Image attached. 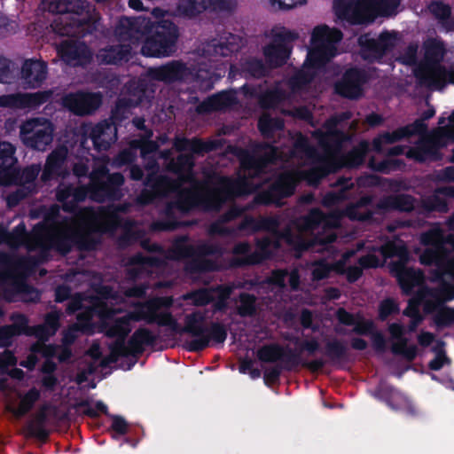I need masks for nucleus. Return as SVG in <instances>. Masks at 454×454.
Returning a JSON list of instances; mask_svg holds the SVG:
<instances>
[{
	"label": "nucleus",
	"instance_id": "6e6d98bb",
	"mask_svg": "<svg viewBox=\"0 0 454 454\" xmlns=\"http://www.w3.org/2000/svg\"><path fill=\"white\" fill-rule=\"evenodd\" d=\"M340 262L336 264L326 263L324 260H319L312 263V279L322 280L328 278L333 270L341 272L340 270Z\"/></svg>",
	"mask_w": 454,
	"mask_h": 454
},
{
	"label": "nucleus",
	"instance_id": "5fc2aeb1",
	"mask_svg": "<svg viewBox=\"0 0 454 454\" xmlns=\"http://www.w3.org/2000/svg\"><path fill=\"white\" fill-rule=\"evenodd\" d=\"M371 197L361 198L355 205L348 209V215L350 219L365 221L372 217V212L367 208L371 204Z\"/></svg>",
	"mask_w": 454,
	"mask_h": 454
},
{
	"label": "nucleus",
	"instance_id": "338daca9",
	"mask_svg": "<svg viewBox=\"0 0 454 454\" xmlns=\"http://www.w3.org/2000/svg\"><path fill=\"white\" fill-rule=\"evenodd\" d=\"M35 191L32 184L26 185L20 184L15 192H11L7 197L9 206H16L21 200L31 194Z\"/></svg>",
	"mask_w": 454,
	"mask_h": 454
},
{
	"label": "nucleus",
	"instance_id": "f03ea898",
	"mask_svg": "<svg viewBox=\"0 0 454 454\" xmlns=\"http://www.w3.org/2000/svg\"><path fill=\"white\" fill-rule=\"evenodd\" d=\"M447 225L454 231V214L449 218ZM422 242L427 246L420 255L424 264L434 265L436 269L433 280H440L437 287H419L417 294L409 300V305L403 311L411 317L409 325L411 332L415 331L422 321L419 306L424 305L426 312H432L444 301L454 298V234L444 235L442 230L434 228L421 235Z\"/></svg>",
	"mask_w": 454,
	"mask_h": 454
},
{
	"label": "nucleus",
	"instance_id": "dca6fc26",
	"mask_svg": "<svg viewBox=\"0 0 454 454\" xmlns=\"http://www.w3.org/2000/svg\"><path fill=\"white\" fill-rule=\"evenodd\" d=\"M114 298L113 296H105L104 298H92L86 305L85 300L80 296L72 299L67 304V310L74 313L79 309H84L77 315V318L82 321H89L93 316H98L102 319H110L114 315L121 312L120 308H113Z\"/></svg>",
	"mask_w": 454,
	"mask_h": 454
},
{
	"label": "nucleus",
	"instance_id": "37998d69",
	"mask_svg": "<svg viewBox=\"0 0 454 454\" xmlns=\"http://www.w3.org/2000/svg\"><path fill=\"white\" fill-rule=\"evenodd\" d=\"M161 259L156 256H143L137 254L129 259L127 268L128 276L131 279L140 278L144 273H149V268L158 266Z\"/></svg>",
	"mask_w": 454,
	"mask_h": 454
},
{
	"label": "nucleus",
	"instance_id": "b1692460",
	"mask_svg": "<svg viewBox=\"0 0 454 454\" xmlns=\"http://www.w3.org/2000/svg\"><path fill=\"white\" fill-rule=\"evenodd\" d=\"M232 292L231 286H218L216 288H202L184 295V300H190L192 304L203 306L214 301L215 310H224L227 308V300Z\"/></svg>",
	"mask_w": 454,
	"mask_h": 454
},
{
	"label": "nucleus",
	"instance_id": "79ce46f5",
	"mask_svg": "<svg viewBox=\"0 0 454 454\" xmlns=\"http://www.w3.org/2000/svg\"><path fill=\"white\" fill-rule=\"evenodd\" d=\"M131 52L129 43H120L111 45L99 50L97 54L98 59L105 64H117L122 60H128Z\"/></svg>",
	"mask_w": 454,
	"mask_h": 454
},
{
	"label": "nucleus",
	"instance_id": "4be33fe9",
	"mask_svg": "<svg viewBox=\"0 0 454 454\" xmlns=\"http://www.w3.org/2000/svg\"><path fill=\"white\" fill-rule=\"evenodd\" d=\"M297 37L296 34L286 30L275 35L271 43L264 49L270 67H279L286 62L291 51V43Z\"/></svg>",
	"mask_w": 454,
	"mask_h": 454
},
{
	"label": "nucleus",
	"instance_id": "1a4fd4ad",
	"mask_svg": "<svg viewBox=\"0 0 454 454\" xmlns=\"http://www.w3.org/2000/svg\"><path fill=\"white\" fill-rule=\"evenodd\" d=\"M399 4L400 0H335L334 7L339 18L352 24H365L377 15H392Z\"/></svg>",
	"mask_w": 454,
	"mask_h": 454
},
{
	"label": "nucleus",
	"instance_id": "7c9ffc66",
	"mask_svg": "<svg viewBox=\"0 0 454 454\" xmlns=\"http://www.w3.org/2000/svg\"><path fill=\"white\" fill-rule=\"evenodd\" d=\"M63 2L65 12H73L83 16L78 20L81 26H86V28H83V30L87 33H91L93 30L97 29V24L100 17L94 7H90L82 0H63Z\"/></svg>",
	"mask_w": 454,
	"mask_h": 454
},
{
	"label": "nucleus",
	"instance_id": "a211bd4d",
	"mask_svg": "<svg viewBox=\"0 0 454 454\" xmlns=\"http://www.w3.org/2000/svg\"><path fill=\"white\" fill-rule=\"evenodd\" d=\"M396 40L395 33L383 32L377 39L369 34L362 35L358 38L360 55L369 62L379 60L395 46Z\"/></svg>",
	"mask_w": 454,
	"mask_h": 454
},
{
	"label": "nucleus",
	"instance_id": "69168bd1",
	"mask_svg": "<svg viewBox=\"0 0 454 454\" xmlns=\"http://www.w3.org/2000/svg\"><path fill=\"white\" fill-rule=\"evenodd\" d=\"M258 357L263 362H275L283 356V350L278 346H264L258 350Z\"/></svg>",
	"mask_w": 454,
	"mask_h": 454
},
{
	"label": "nucleus",
	"instance_id": "f8f14e48",
	"mask_svg": "<svg viewBox=\"0 0 454 454\" xmlns=\"http://www.w3.org/2000/svg\"><path fill=\"white\" fill-rule=\"evenodd\" d=\"M148 36L143 43L141 52L149 57H166L176 51L178 38L177 27L168 20L152 21Z\"/></svg>",
	"mask_w": 454,
	"mask_h": 454
},
{
	"label": "nucleus",
	"instance_id": "f704fd0d",
	"mask_svg": "<svg viewBox=\"0 0 454 454\" xmlns=\"http://www.w3.org/2000/svg\"><path fill=\"white\" fill-rule=\"evenodd\" d=\"M236 102L235 93L232 91H222L208 97L201 102L197 106V112L199 114H206L213 111H221L231 106Z\"/></svg>",
	"mask_w": 454,
	"mask_h": 454
},
{
	"label": "nucleus",
	"instance_id": "5701e85b",
	"mask_svg": "<svg viewBox=\"0 0 454 454\" xmlns=\"http://www.w3.org/2000/svg\"><path fill=\"white\" fill-rule=\"evenodd\" d=\"M152 20L148 18H121L116 27L115 35L121 42H129V44L136 43L152 27Z\"/></svg>",
	"mask_w": 454,
	"mask_h": 454
},
{
	"label": "nucleus",
	"instance_id": "ddd939ff",
	"mask_svg": "<svg viewBox=\"0 0 454 454\" xmlns=\"http://www.w3.org/2000/svg\"><path fill=\"white\" fill-rule=\"evenodd\" d=\"M183 332L189 333L194 337L193 340L187 342L189 349L194 351L207 347L211 339L217 343H222L227 336L226 330L222 325L207 324L200 314H191L186 317Z\"/></svg>",
	"mask_w": 454,
	"mask_h": 454
},
{
	"label": "nucleus",
	"instance_id": "72a5a7b5",
	"mask_svg": "<svg viewBox=\"0 0 454 454\" xmlns=\"http://www.w3.org/2000/svg\"><path fill=\"white\" fill-rule=\"evenodd\" d=\"M50 97L47 92L33 94H18L0 97V106L7 107H35L45 102Z\"/></svg>",
	"mask_w": 454,
	"mask_h": 454
},
{
	"label": "nucleus",
	"instance_id": "c756f323",
	"mask_svg": "<svg viewBox=\"0 0 454 454\" xmlns=\"http://www.w3.org/2000/svg\"><path fill=\"white\" fill-rule=\"evenodd\" d=\"M366 81L365 73L359 69H349L335 85L336 91L348 98H357L362 94V85Z\"/></svg>",
	"mask_w": 454,
	"mask_h": 454
},
{
	"label": "nucleus",
	"instance_id": "a878e982",
	"mask_svg": "<svg viewBox=\"0 0 454 454\" xmlns=\"http://www.w3.org/2000/svg\"><path fill=\"white\" fill-rule=\"evenodd\" d=\"M276 151L269 144L259 146L253 153L247 154L242 160L245 176L254 178L266 171L268 164L275 158Z\"/></svg>",
	"mask_w": 454,
	"mask_h": 454
},
{
	"label": "nucleus",
	"instance_id": "4c0bfd02",
	"mask_svg": "<svg viewBox=\"0 0 454 454\" xmlns=\"http://www.w3.org/2000/svg\"><path fill=\"white\" fill-rule=\"evenodd\" d=\"M61 313L56 310L51 311L45 315L44 323L33 326L32 329L27 333L30 335L35 336L40 342L44 343L49 337L55 334L59 327V317Z\"/></svg>",
	"mask_w": 454,
	"mask_h": 454
},
{
	"label": "nucleus",
	"instance_id": "864d4df0",
	"mask_svg": "<svg viewBox=\"0 0 454 454\" xmlns=\"http://www.w3.org/2000/svg\"><path fill=\"white\" fill-rule=\"evenodd\" d=\"M46 410L47 406L42 407L35 415V419L29 422L27 427L29 436H36L43 441L47 438L48 431L43 428L47 418Z\"/></svg>",
	"mask_w": 454,
	"mask_h": 454
},
{
	"label": "nucleus",
	"instance_id": "680f3d73",
	"mask_svg": "<svg viewBox=\"0 0 454 454\" xmlns=\"http://www.w3.org/2000/svg\"><path fill=\"white\" fill-rule=\"evenodd\" d=\"M152 335L147 330L141 329L137 331L131 337L129 346L134 348L137 353H142L144 344H148L152 341Z\"/></svg>",
	"mask_w": 454,
	"mask_h": 454
},
{
	"label": "nucleus",
	"instance_id": "e433bc0d",
	"mask_svg": "<svg viewBox=\"0 0 454 454\" xmlns=\"http://www.w3.org/2000/svg\"><path fill=\"white\" fill-rule=\"evenodd\" d=\"M415 200L408 194L389 195L381 198L376 204V207L384 212L398 210L410 212L413 210Z\"/></svg>",
	"mask_w": 454,
	"mask_h": 454
},
{
	"label": "nucleus",
	"instance_id": "bf43d9fd",
	"mask_svg": "<svg viewBox=\"0 0 454 454\" xmlns=\"http://www.w3.org/2000/svg\"><path fill=\"white\" fill-rule=\"evenodd\" d=\"M294 154L305 160H313L316 157V149L309 145L305 137H300L294 142Z\"/></svg>",
	"mask_w": 454,
	"mask_h": 454
},
{
	"label": "nucleus",
	"instance_id": "9d476101",
	"mask_svg": "<svg viewBox=\"0 0 454 454\" xmlns=\"http://www.w3.org/2000/svg\"><path fill=\"white\" fill-rule=\"evenodd\" d=\"M149 76L155 81L167 84L188 83L194 80L200 82V86L204 90L212 88L217 76L213 73L196 70L193 64H187L182 60H172L158 67L148 70Z\"/></svg>",
	"mask_w": 454,
	"mask_h": 454
},
{
	"label": "nucleus",
	"instance_id": "0e129e2a",
	"mask_svg": "<svg viewBox=\"0 0 454 454\" xmlns=\"http://www.w3.org/2000/svg\"><path fill=\"white\" fill-rule=\"evenodd\" d=\"M39 395L40 394L36 389L29 390L20 400L18 409L13 411L14 414L16 416H22L27 413L39 398Z\"/></svg>",
	"mask_w": 454,
	"mask_h": 454
},
{
	"label": "nucleus",
	"instance_id": "09e8293b",
	"mask_svg": "<svg viewBox=\"0 0 454 454\" xmlns=\"http://www.w3.org/2000/svg\"><path fill=\"white\" fill-rule=\"evenodd\" d=\"M443 193L454 197V187L439 188L434 194L429 195L422 200V205L427 211L444 212L447 210L445 200L438 195Z\"/></svg>",
	"mask_w": 454,
	"mask_h": 454
},
{
	"label": "nucleus",
	"instance_id": "c85d7f7f",
	"mask_svg": "<svg viewBox=\"0 0 454 454\" xmlns=\"http://www.w3.org/2000/svg\"><path fill=\"white\" fill-rule=\"evenodd\" d=\"M145 98V90L137 83L130 84L126 92L118 98L112 117L115 121H121L127 117L130 109L143 103Z\"/></svg>",
	"mask_w": 454,
	"mask_h": 454
},
{
	"label": "nucleus",
	"instance_id": "6ab92c4d",
	"mask_svg": "<svg viewBox=\"0 0 454 454\" xmlns=\"http://www.w3.org/2000/svg\"><path fill=\"white\" fill-rule=\"evenodd\" d=\"M70 175L68 149L66 145H58L46 158L41 179L43 182L66 178Z\"/></svg>",
	"mask_w": 454,
	"mask_h": 454
},
{
	"label": "nucleus",
	"instance_id": "a18cd8bd",
	"mask_svg": "<svg viewBox=\"0 0 454 454\" xmlns=\"http://www.w3.org/2000/svg\"><path fill=\"white\" fill-rule=\"evenodd\" d=\"M212 0H181L179 1L176 14L182 17L192 18L204 12Z\"/></svg>",
	"mask_w": 454,
	"mask_h": 454
},
{
	"label": "nucleus",
	"instance_id": "412c9836",
	"mask_svg": "<svg viewBox=\"0 0 454 454\" xmlns=\"http://www.w3.org/2000/svg\"><path fill=\"white\" fill-rule=\"evenodd\" d=\"M218 253L216 247L212 245H199L185 247L183 254L190 257L186 263V270L192 273L208 271L215 269V261L209 256Z\"/></svg>",
	"mask_w": 454,
	"mask_h": 454
},
{
	"label": "nucleus",
	"instance_id": "13d9d810",
	"mask_svg": "<svg viewBox=\"0 0 454 454\" xmlns=\"http://www.w3.org/2000/svg\"><path fill=\"white\" fill-rule=\"evenodd\" d=\"M243 209H238L236 207H232L229 212L223 215L218 222L213 223L210 227V232L213 234H220L226 235L231 232L228 228L223 226V223L231 221V219L237 217L242 213Z\"/></svg>",
	"mask_w": 454,
	"mask_h": 454
},
{
	"label": "nucleus",
	"instance_id": "39448f33",
	"mask_svg": "<svg viewBox=\"0 0 454 454\" xmlns=\"http://www.w3.org/2000/svg\"><path fill=\"white\" fill-rule=\"evenodd\" d=\"M131 305L137 309L134 312H129L121 317L111 321H106L105 332L109 337L116 338V340L111 347L109 357L101 361L100 365L105 367L110 363L116 362L119 356H124L128 360V369L137 362V356L140 353L134 351V348L125 345V337L131 331V322L140 319H147L150 322H158L162 325H172L174 319L168 313L160 312L162 308L169 307L172 300L168 297H160L148 300L144 302H135L130 301Z\"/></svg>",
	"mask_w": 454,
	"mask_h": 454
},
{
	"label": "nucleus",
	"instance_id": "6e6552de",
	"mask_svg": "<svg viewBox=\"0 0 454 454\" xmlns=\"http://www.w3.org/2000/svg\"><path fill=\"white\" fill-rule=\"evenodd\" d=\"M425 62L415 68L419 83L431 90H442L447 82L454 83V65L441 64L444 57L443 44L435 40L425 43Z\"/></svg>",
	"mask_w": 454,
	"mask_h": 454
},
{
	"label": "nucleus",
	"instance_id": "774afa93",
	"mask_svg": "<svg viewBox=\"0 0 454 454\" xmlns=\"http://www.w3.org/2000/svg\"><path fill=\"white\" fill-rule=\"evenodd\" d=\"M419 44L418 43H411L409 44L403 51L396 58L397 61L407 65V66H414L417 64V53H418Z\"/></svg>",
	"mask_w": 454,
	"mask_h": 454
},
{
	"label": "nucleus",
	"instance_id": "473e14b6",
	"mask_svg": "<svg viewBox=\"0 0 454 454\" xmlns=\"http://www.w3.org/2000/svg\"><path fill=\"white\" fill-rule=\"evenodd\" d=\"M87 196V191L81 186L61 183L57 190L58 200L62 202L65 211H74L76 204Z\"/></svg>",
	"mask_w": 454,
	"mask_h": 454
},
{
	"label": "nucleus",
	"instance_id": "a19ab883",
	"mask_svg": "<svg viewBox=\"0 0 454 454\" xmlns=\"http://www.w3.org/2000/svg\"><path fill=\"white\" fill-rule=\"evenodd\" d=\"M388 330L392 338L397 340L392 344V352L396 355H403L410 361L412 360L416 356L417 348L416 346H407V339L403 337V326L395 323L389 325Z\"/></svg>",
	"mask_w": 454,
	"mask_h": 454
},
{
	"label": "nucleus",
	"instance_id": "9b49d317",
	"mask_svg": "<svg viewBox=\"0 0 454 454\" xmlns=\"http://www.w3.org/2000/svg\"><path fill=\"white\" fill-rule=\"evenodd\" d=\"M23 260L14 261L4 253H0V280L7 284L4 297L12 300L17 295L25 302H35L39 293L25 282Z\"/></svg>",
	"mask_w": 454,
	"mask_h": 454
},
{
	"label": "nucleus",
	"instance_id": "aec40b11",
	"mask_svg": "<svg viewBox=\"0 0 454 454\" xmlns=\"http://www.w3.org/2000/svg\"><path fill=\"white\" fill-rule=\"evenodd\" d=\"M296 183L297 177L294 174L282 173L267 192H262L254 198V202L256 204L276 203L280 206L282 204L279 200L292 195Z\"/></svg>",
	"mask_w": 454,
	"mask_h": 454
},
{
	"label": "nucleus",
	"instance_id": "423d86ee",
	"mask_svg": "<svg viewBox=\"0 0 454 454\" xmlns=\"http://www.w3.org/2000/svg\"><path fill=\"white\" fill-rule=\"evenodd\" d=\"M450 125L439 127L430 134H426L427 125L421 120H416L413 123L399 128L393 132L384 133L372 141V147L377 153H383V145L394 144L404 137L415 134L422 135L419 144L416 148H411L406 156L419 162L436 160L439 159L438 148L447 144L449 140H454V113L450 116Z\"/></svg>",
	"mask_w": 454,
	"mask_h": 454
},
{
	"label": "nucleus",
	"instance_id": "ea45409f",
	"mask_svg": "<svg viewBox=\"0 0 454 454\" xmlns=\"http://www.w3.org/2000/svg\"><path fill=\"white\" fill-rule=\"evenodd\" d=\"M21 75L29 86L37 87L46 79V65L40 60H27L22 67Z\"/></svg>",
	"mask_w": 454,
	"mask_h": 454
},
{
	"label": "nucleus",
	"instance_id": "20e7f679",
	"mask_svg": "<svg viewBox=\"0 0 454 454\" xmlns=\"http://www.w3.org/2000/svg\"><path fill=\"white\" fill-rule=\"evenodd\" d=\"M193 166L192 154H180L172 160L169 168L178 174L177 180L164 178L167 192H174V199L168 202V210L187 211L192 207L205 203L209 209L218 210L223 204L242 193L241 186L231 179L214 176L205 182L193 178L190 173Z\"/></svg>",
	"mask_w": 454,
	"mask_h": 454
},
{
	"label": "nucleus",
	"instance_id": "bb28decb",
	"mask_svg": "<svg viewBox=\"0 0 454 454\" xmlns=\"http://www.w3.org/2000/svg\"><path fill=\"white\" fill-rule=\"evenodd\" d=\"M242 46V38L239 35L229 33L219 40L214 39L199 48V56L212 59L214 57H224L230 53L238 51Z\"/></svg>",
	"mask_w": 454,
	"mask_h": 454
},
{
	"label": "nucleus",
	"instance_id": "603ef678",
	"mask_svg": "<svg viewBox=\"0 0 454 454\" xmlns=\"http://www.w3.org/2000/svg\"><path fill=\"white\" fill-rule=\"evenodd\" d=\"M258 127L265 138H273L274 134L284 127L281 119L271 117L268 113H264L259 119Z\"/></svg>",
	"mask_w": 454,
	"mask_h": 454
},
{
	"label": "nucleus",
	"instance_id": "cd10ccee",
	"mask_svg": "<svg viewBox=\"0 0 454 454\" xmlns=\"http://www.w3.org/2000/svg\"><path fill=\"white\" fill-rule=\"evenodd\" d=\"M83 133L92 140L98 151L107 150L117 139V128L109 121H102L94 126L84 125Z\"/></svg>",
	"mask_w": 454,
	"mask_h": 454
},
{
	"label": "nucleus",
	"instance_id": "49530a36",
	"mask_svg": "<svg viewBox=\"0 0 454 454\" xmlns=\"http://www.w3.org/2000/svg\"><path fill=\"white\" fill-rule=\"evenodd\" d=\"M259 251H255L250 254L251 247L248 243L241 242L233 247V254L236 255H246V257L238 259L236 262L237 265L244 264H255L262 262L264 258L269 256L270 254H264L262 249L258 247Z\"/></svg>",
	"mask_w": 454,
	"mask_h": 454
},
{
	"label": "nucleus",
	"instance_id": "4468645a",
	"mask_svg": "<svg viewBox=\"0 0 454 454\" xmlns=\"http://www.w3.org/2000/svg\"><path fill=\"white\" fill-rule=\"evenodd\" d=\"M20 129V140L32 150L44 152L53 141L55 126L46 118L27 120Z\"/></svg>",
	"mask_w": 454,
	"mask_h": 454
},
{
	"label": "nucleus",
	"instance_id": "4d7b16f0",
	"mask_svg": "<svg viewBox=\"0 0 454 454\" xmlns=\"http://www.w3.org/2000/svg\"><path fill=\"white\" fill-rule=\"evenodd\" d=\"M347 351V346L337 339L329 340L325 342V355L333 363H336L344 358Z\"/></svg>",
	"mask_w": 454,
	"mask_h": 454
},
{
	"label": "nucleus",
	"instance_id": "c03bdc74",
	"mask_svg": "<svg viewBox=\"0 0 454 454\" xmlns=\"http://www.w3.org/2000/svg\"><path fill=\"white\" fill-rule=\"evenodd\" d=\"M174 145L177 151H190L196 153H203L220 148L222 146V141L210 140L204 142L198 138L192 140L176 138Z\"/></svg>",
	"mask_w": 454,
	"mask_h": 454
},
{
	"label": "nucleus",
	"instance_id": "58836bf2",
	"mask_svg": "<svg viewBox=\"0 0 454 454\" xmlns=\"http://www.w3.org/2000/svg\"><path fill=\"white\" fill-rule=\"evenodd\" d=\"M232 301L234 311L241 317H254L260 309L258 298L246 292L239 293Z\"/></svg>",
	"mask_w": 454,
	"mask_h": 454
},
{
	"label": "nucleus",
	"instance_id": "393cba45",
	"mask_svg": "<svg viewBox=\"0 0 454 454\" xmlns=\"http://www.w3.org/2000/svg\"><path fill=\"white\" fill-rule=\"evenodd\" d=\"M63 104L76 115H90L101 106L102 97L99 93H70L63 98Z\"/></svg>",
	"mask_w": 454,
	"mask_h": 454
},
{
	"label": "nucleus",
	"instance_id": "e2e57ef3",
	"mask_svg": "<svg viewBox=\"0 0 454 454\" xmlns=\"http://www.w3.org/2000/svg\"><path fill=\"white\" fill-rule=\"evenodd\" d=\"M288 97V93L281 88H278L277 90L265 94L261 99V104L264 108L275 107L280 101L285 100Z\"/></svg>",
	"mask_w": 454,
	"mask_h": 454
},
{
	"label": "nucleus",
	"instance_id": "3c124183",
	"mask_svg": "<svg viewBox=\"0 0 454 454\" xmlns=\"http://www.w3.org/2000/svg\"><path fill=\"white\" fill-rule=\"evenodd\" d=\"M428 9L447 30L454 29V17L450 5L435 1L429 4Z\"/></svg>",
	"mask_w": 454,
	"mask_h": 454
},
{
	"label": "nucleus",
	"instance_id": "8fccbe9b",
	"mask_svg": "<svg viewBox=\"0 0 454 454\" xmlns=\"http://www.w3.org/2000/svg\"><path fill=\"white\" fill-rule=\"evenodd\" d=\"M30 350L42 352V355L46 357L57 356L59 362H67L72 356L71 350L67 347L51 346L40 341L33 344Z\"/></svg>",
	"mask_w": 454,
	"mask_h": 454
},
{
	"label": "nucleus",
	"instance_id": "2f4dec72",
	"mask_svg": "<svg viewBox=\"0 0 454 454\" xmlns=\"http://www.w3.org/2000/svg\"><path fill=\"white\" fill-rule=\"evenodd\" d=\"M58 52L67 64L74 67L83 65L91 57L87 46L83 43L76 41L64 42Z\"/></svg>",
	"mask_w": 454,
	"mask_h": 454
},
{
	"label": "nucleus",
	"instance_id": "052dcab7",
	"mask_svg": "<svg viewBox=\"0 0 454 454\" xmlns=\"http://www.w3.org/2000/svg\"><path fill=\"white\" fill-rule=\"evenodd\" d=\"M369 145L363 141L359 145L350 151L347 155V163L351 167H356L364 162V157L368 152Z\"/></svg>",
	"mask_w": 454,
	"mask_h": 454
},
{
	"label": "nucleus",
	"instance_id": "f3484780",
	"mask_svg": "<svg viewBox=\"0 0 454 454\" xmlns=\"http://www.w3.org/2000/svg\"><path fill=\"white\" fill-rule=\"evenodd\" d=\"M383 254L387 257L398 256L399 262L395 263L394 270L398 278L399 283L405 293H409L415 286H420L423 282V276L420 270H415L404 265L407 259V251L403 246L389 242L382 247Z\"/></svg>",
	"mask_w": 454,
	"mask_h": 454
},
{
	"label": "nucleus",
	"instance_id": "c9c22d12",
	"mask_svg": "<svg viewBox=\"0 0 454 454\" xmlns=\"http://www.w3.org/2000/svg\"><path fill=\"white\" fill-rule=\"evenodd\" d=\"M15 147L8 142L0 143V183L8 184L13 176V167L16 163L14 157Z\"/></svg>",
	"mask_w": 454,
	"mask_h": 454
},
{
	"label": "nucleus",
	"instance_id": "f257e3e1",
	"mask_svg": "<svg viewBox=\"0 0 454 454\" xmlns=\"http://www.w3.org/2000/svg\"><path fill=\"white\" fill-rule=\"evenodd\" d=\"M129 205H111L98 207L97 209L85 208L82 217L85 227L76 222H54L48 228L36 230L33 234L27 233L23 224L18 225L9 232L0 224V244L5 243L11 247L25 245L28 251H40V259H43L50 249H56L62 254L70 251L76 244L82 249L94 248L96 241L91 238L90 229L100 231H111L119 226H123L124 234L120 240L121 246L129 244L140 239L144 231L131 220H124L120 213H126Z\"/></svg>",
	"mask_w": 454,
	"mask_h": 454
},
{
	"label": "nucleus",
	"instance_id": "0eeeda50",
	"mask_svg": "<svg viewBox=\"0 0 454 454\" xmlns=\"http://www.w3.org/2000/svg\"><path fill=\"white\" fill-rule=\"evenodd\" d=\"M342 39V33L326 25L317 26L311 34L312 48L308 52L307 62L310 67H304L288 82L293 93L302 90L312 81L315 70L328 62L337 51L336 44Z\"/></svg>",
	"mask_w": 454,
	"mask_h": 454
},
{
	"label": "nucleus",
	"instance_id": "2eb2a0df",
	"mask_svg": "<svg viewBox=\"0 0 454 454\" xmlns=\"http://www.w3.org/2000/svg\"><path fill=\"white\" fill-rule=\"evenodd\" d=\"M107 174L108 169L104 164L97 166L90 174L92 183L90 198L95 201L114 200L121 196L120 187L124 183L123 176L121 173Z\"/></svg>",
	"mask_w": 454,
	"mask_h": 454
},
{
	"label": "nucleus",
	"instance_id": "7ed1b4c3",
	"mask_svg": "<svg viewBox=\"0 0 454 454\" xmlns=\"http://www.w3.org/2000/svg\"><path fill=\"white\" fill-rule=\"evenodd\" d=\"M339 217L313 209L300 218L294 226L279 231L280 223L275 216H262L256 223V228L269 232L268 236L258 239V247L264 254H271L285 241L296 251L310 249L316 253L329 251L336 235L332 228L337 226Z\"/></svg>",
	"mask_w": 454,
	"mask_h": 454
},
{
	"label": "nucleus",
	"instance_id": "de8ad7c7",
	"mask_svg": "<svg viewBox=\"0 0 454 454\" xmlns=\"http://www.w3.org/2000/svg\"><path fill=\"white\" fill-rule=\"evenodd\" d=\"M288 278V284L292 290H297L300 285V276L298 270L294 269L292 271L286 270H275L268 278L270 284L276 285L281 288L286 286V278Z\"/></svg>",
	"mask_w": 454,
	"mask_h": 454
}]
</instances>
